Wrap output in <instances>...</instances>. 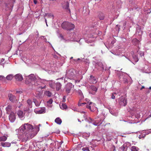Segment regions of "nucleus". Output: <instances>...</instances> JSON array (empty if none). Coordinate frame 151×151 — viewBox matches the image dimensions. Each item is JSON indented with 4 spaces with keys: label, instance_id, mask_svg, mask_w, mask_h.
<instances>
[{
    "label": "nucleus",
    "instance_id": "44",
    "mask_svg": "<svg viewBox=\"0 0 151 151\" xmlns=\"http://www.w3.org/2000/svg\"><path fill=\"white\" fill-rule=\"evenodd\" d=\"M111 98L113 99H114L115 98V96L113 94L111 96Z\"/></svg>",
    "mask_w": 151,
    "mask_h": 151
},
{
    "label": "nucleus",
    "instance_id": "52",
    "mask_svg": "<svg viewBox=\"0 0 151 151\" xmlns=\"http://www.w3.org/2000/svg\"><path fill=\"white\" fill-rule=\"evenodd\" d=\"M45 22L46 23V24H47V20L46 19L45 17Z\"/></svg>",
    "mask_w": 151,
    "mask_h": 151
},
{
    "label": "nucleus",
    "instance_id": "4",
    "mask_svg": "<svg viewBox=\"0 0 151 151\" xmlns=\"http://www.w3.org/2000/svg\"><path fill=\"white\" fill-rule=\"evenodd\" d=\"M62 28L67 30H70L73 29L75 27L74 24L68 22H64L61 24Z\"/></svg>",
    "mask_w": 151,
    "mask_h": 151
},
{
    "label": "nucleus",
    "instance_id": "24",
    "mask_svg": "<svg viewBox=\"0 0 151 151\" xmlns=\"http://www.w3.org/2000/svg\"><path fill=\"white\" fill-rule=\"evenodd\" d=\"M99 17L100 20H103L104 18V16L103 14L100 13L99 15Z\"/></svg>",
    "mask_w": 151,
    "mask_h": 151
},
{
    "label": "nucleus",
    "instance_id": "2",
    "mask_svg": "<svg viewBox=\"0 0 151 151\" xmlns=\"http://www.w3.org/2000/svg\"><path fill=\"white\" fill-rule=\"evenodd\" d=\"M36 78L33 74H31L28 76V78H27L25 81L26 84L28 85L32 86H37L38 84L37 83L35 82Z\"/></svg>",
    "mask_w": 151,
    "mask_h": 151
},
{
    "label": "nucleus",
    "instance_id": "54",
    "mask_svg": "<svg viewBox=\"0 0 151 151\" xmlns=\"http://www.w3.org/2000/svg\"><path fill=\"white\" fill-rule=\"evenodd\" d=\"M91 46H94V44H91L90 45Z\"/></svg>",
    "mask_w": 151,
    "mask_h": 151
},
{
    "label": "nucleus",
    "instance_id": "46",
    "mask_svg": "<svg viewBox=\"0 0 151 151\" xmlns=\"http://www.w3.org/2000/svg\"><path fill=\"white\" fill-rule=\"evenodd\" d=\"M65 96H64L63 98V101L65 102Z\"/></svg>",
    "mask_w": 151,
    "mask_h": 151
},
{
    "label": "nucleus",
    "instance_id": "39",
    "mask_svg": "<svg viewBox=\"0 0 151 151\" xmlns=\"http://www.w3.org/2000/svg\"><path fill=\"white\" fill-rule=\"evenodd\" d=\"M49 104H51L52 102V99H50L49 101H48L47 102Z\"/></svg>",
    "mask_w": 151,
    "mask_h": 151
},
{
    "label": "nucleus",
    "instance_id": "7",
    "mask_svg": "<svg viewBox=\"0 0 151 151\" xmlns=\"http://www.w3.org/2000/svg\"><path fill=\"white\" fill-rule=\"evenodd\" d=\"M9 99L10 101L13 102H17L18 100L16 99V97L11 93H9L8 95Z\"/></svg>",
    "mask_w": 151,
    "mask_h": 151
},
{
    "label": "nucleus",
    "instance_id": "30",
    "mask_svg": "<svg viewBox=\"0 0 151 151\" xmlns=\"http://www.w3.org/2000/svg\"><path fill=\"white\" fill-rule=\"evenodd\" d=\"M55 84L54 83H52L51 82L49 83V85L52 88L54 89L55 88Z\"/></svg>",
    "mask_w": 151,
    "mask_h": 151
},
{
    "label": "nucleus",
    "instance_id": "15",
    "mask_svg": "<svg viewBox=\"0 0 151 151\" xmlns=\"http://www.w3.org/2000/svg\"><path fill=\"white\" fill-rule=\"evenodd\" d=\"M17 114L18 116L20 118H23L24 115L23 112L21 110H19L17 111Z\"/></svg>",
    "mask_w": 151,
    "mask_h": 151
},
{
    "label": "nucleus",
    "instance_id": "28",
    "mask_svg": "<svg viewBox=\"0 0 151 151\" xmlns=\"http://www.w3.org/2000/svg\"><path fill=\"white\" fill-rule=\"evenodd\" d=\"M45 94L49 96L50 97L52 95V93L51 92H50L49 91H47L45 92Z\"/></svg>",
    "mask_w": 151,
    "mask_h": 151
},
{
    "label": "nucleus",
    "instance_id": "14",
    "mask_svg": "<svg viewBox=\"0 0 151 151\" xmlns=\"http://www.w3.org/2000/svg\"><path fill=\"white\" fill-rule=\"evenodd\" d=\"M1 145L3 147H9L11 146V144L8 142H2L1 143Z\"/></svg>",
    "mask_w": 151,
    "mask_h": 151
},
{
    "label": "nucleus",
    "instance_id": "21",
    "mask_svg": "<svg viewBox=\"0 0 151 151\" xmlns=\"http://www.w3.org/2000/svg\"><path fill=\"white\" fill-rule=\"evenodd\" d=\"M14 76L12 74H9L7 76L6 78L7 80L8 81L11 80L12 79Z\"/></svg>",
    "mask_w": 151,
    "mask_h": 151
},
{
    "label": "nucleus",
    "instance_id": "31",
    "mask_svg": "<svg viewBox=\"0 0 151 151\" xmlns=\"http://www.w3.org/2000/svg\"><path fill=\"white\" fill-rule=\"evenodd\" d=\"M27 103L28 104V105H29V106L30 107H31L32 106V101L30 99H28L27 101Z\"/></svg>",
    "mask_w": 151,
    "mask_h": 151
},
{
    "label": "nucleus",
    "instance_id": "13",
    "mask_svg": "<svg viewBox=\"0 0 151 151\" xmlns=\"http://www.w3.org/2000/svg\"><path fill=\"white\" fill-rule=\"evenodd\" d=\"M77 92L80 96V100L83 99H84V96L82 91L80 90H78L77 91Z\"/></svg>",
    "mask_w": 151,
    "mask_h": 151
},
{
    "label": "nucleus",
    "instance_id": "33",
    "mask_svg": "<svg viewBox=\"0 0 151 151\" xmlns=\"http://www.w3.org/2000/svg\"><path fill=\"white\" fill-rule=\"evenodd\" d=\"M46 16H47V18H50L53 17V16L50 14L47 13L45 14V15H44V17H45Z\"/></svg>",
    "mask_w": 151,
    "mask_h": 151
},
{
    "label": "nucleus",
    "instance_id": "42",
    "mask_svg": "<svg viewBox=\"0 0 151 151\" xmlns=\"http://www.w3.org/2000/svg\"><path fill=\"white\" fill-rule=\"evenodd\" d=\"M128 1L130 2L131 4H133L134 1V0H128Z\"/></svg>",
    "mask_w": 151,
    "mask_h": 151
},
{
    "label": "nucleus",
    "instance_id": "17",
    "mask_svg": "<svg viewBox=\"0 0 151 151\" xmlns=\"http://www.w3.org/2000/svg\"><path fill=\"white\" fill-rule=\"evenodd\" d=\"M55 122L57 124H60L61 123L62 121L60 118L58 117L55 119Z\"/></svg>",
    "mask_w": 151,
    "mask_h": 151
},
{
    "label": "nucleus",
    "instance_id": "26",
    "mask_svg": "<svg viewBox=\"0 0 151 151\" xmlns=\"http://www.w3.org/2000/svg\"><path fill=\"white\" fill-rule=\"evenodd\" d=\"M11 106L10 105H9L7 107H6V109L7 111V113L8 114H9L8 112H9L11 110Z\"/></svg>",
    "mask_w": 151,
    "mask_h": 151
},
{
    "label": "nucleus",
    "instance_id": "16",
    "mask_svg": "<svg viewBox=\"0 0 151 151\" xmlns=\"http://www.w3.org/2000/svg\"><path fill=\"white\" fill-rule=\"evenodd\" d=\"M62 85L60 83H57L55 84L56 88L57 91L59 90L61 88Z\"/></svg>",
    "mask_w": 151,
    "mask_h": 151
},
{
    "label": "nucleus",
    "instance_id": "25",
    "mask_svg": "<svg viewBox=\"0 0 151 151\" xmlns=\"http://www.w3.org/2000/svg\"><path fill=\"white\" fill-rule=\"evenodd\" d=\"M7 139V137L5 136H3L0 137V141H5Z\"/></svg>",
    "mask_w": 151,
    "mask_h": 151
},
{
    "label": "nucleus",
    "instance_id": "55",
    "mask_svg": "<svg viewBox=\"0 0 151 151\" xmlns=\"http://www.w3.org/2000/svg\"><path fill=\"white\" fill-rule=\"evenodd\" d=\"M142 34V32H141V31H140V34H139V35H141V34Z\"/></svg>",
    "mask_w": 151,
    "mask_h": 151
},
{
    "label": "nucleus",
    "instance_id": "37",
    "mask_svg": "<svg viewBox=\"0 0 151 151\" xmlns=\"http://www.w3.org/2000/svg\"><path fill=\"white\" fill-rule=\"evenodd\" d=\"M109 112L111 114H112L113 115H114L115 116H116L117 115V113L114 112L112 110H109Z\"/></svg>",
    "mask_w": 151,
    "mask_h": 151
},
{
    "label": "nucleus",
    "instance_id": "20",
    "mask_svg": "<svg viewBox=\"0 0 151 151\" xmlns=\"http://www.w3.org/2000/svg\"><path fill=\"white\" fill-rule=\"evenodd\" d=\"M60 107L62 109H65L67 108V106L65 104H60Z\"/></svg>",
    "mask_w": 151,
    "mask_h": 151
},
{
    "label": "nucleus",
    "instance_id": "64",
    "mask_svg": "<svg viewBox=\"0 0 151 151\" xmlns=\"http://www.w3.org/2000/svg\"><path fill=\"white\" fill-rule=\"evenodd\" d=\"M80 60V58H78V59H77L78 60Z\"/></svg>",
    "mask_w": 151,
    "mask_h": 151
},
{
    "label": "nucleus",
    "instance_id": "6",
    "mask_svg": "<svg viewBox=\"0 0 151 151\" xmlns=\"http://www.w3.org/2000/svg\"><path fill=\"white\" fill-rule=\"evenodd\" d=\"M73 85L70 83H68L65 86V92L67 93L70 92L71 89L73 87Z\"/></svg>",
    "mask_w": 151,
    "mask_h": 151
},
{
    "label": "nucleus",
    "instance_id": "32",
    "mask_svg": "<svg viewBox=\"0 0 151 151\" xmlns=\"http://www.w3.org/2000/svg\"><path fill=\"white\" fill-rule=\"evenodd\" d=\"M133 59L134 60L135 62H137L138 61V59L137 56L136 55H133Z\"/></svg>",
    "mask_w": 151,
    "mask_h": 151
},
{
    "label": "nucleus",
    "instance_id": "9",
    "mask_svg": "<svg viewBox=\"0 0 151 151\" xmlns=\"http://www.w3.org/2000/svg\"><path fill=\"white\" fill-rule=\"evenodd\" d=\"M15 0H10L9 3L6 4V7L9 8V9H11L13 6V4L15 2Z\"/></svg>",
    "mask_w": 151,
    "mask_h": 151
},
{
    "label": "nucleus",
    "instance_id": "3",
    "mask_svg": "<svg viewBox=\"0 0 151 151\" xmlns=\"http://www.w3.org/2000/svg\"><path fill=\"white\" fill-rule=\"evenodd\" d=\"M75 70L73 69H71L69 70H67L65 74V77L64 81H66V79H73L74 78L75 75Z\"/></svg>",
    "mask_w": 151,
    "mask_h": 151
},
{
    "label": "nucleus",
    "instance_id": "60",
    "mask_svg": "<svg viewBox=\"0 0 151 151\" xmlns=\"http://www.w3.org/2000/svg\"><path fill=\"white\" fill-rule=\"evenodd\" d=\"M87 151H90L89 150V149H88V150H87Z\"/></svg>",
    "mask_w": 151,
    "mask_h": 151
},
{
    "label": "nucleus",
    "instance_id": "48",
    "mask_svg": "<svg viewBox=\"0 0 151 151\" xmlns=\"http://www.w3.org/2000/svg\"><path fill=\"white\" fill-rule=\"evenodd\" d=\"M60 37H61L62 39H64L63 36L62 35H60Z\"/></svg>",
    "mask_w": 151,
    "mask_h": 151
},
{
    "label": "nucleus",
    "instance_id": "5",
    "mask_svg": "<svg viewBox=\"0 0 151 151\" xmlns=\"http://www.w3.org/2000/svg\"><path fill=\"white\" fill-rule=\"evenodd\" d=\"M119 103L121 106H125L127 103L126 98L125 97L122 96L119 99Z\"/></svg>",
    "mask_w": 151,
    "mask_h": 151
},
{
    "label": "nucleus",
    "instance_id": "58",
    "mask_svg": "<svg viewBox=\"0 0 151 151\" xmlns=\"http://www.w3.org/2000/svg\"><path fill=\"white\" fill-rule=\"evenodd\" d=\"M74 111H77V110H76V109H74Z\"/></svg>",
    "mask_w": 151,
    "mask_h": 151
},
{
    "label": "nucleus",
    "instance_id": "8",
    "mask_svg": "<svg viewBox=\"0 0 151 151\" xmlns=\"http://www.w3.org/2000/svg\"><path fill=\"white\" fill-rule=\"evenodd\" d=\"M9 119L12 122H13L15 121L16 119V117L15 114L13 112H11L9 116Z\"/></svg>",
    "mask_w": 151,
    "mask_h": 151
},
{
    "label": "nucleus",
    "instance_id": "35",
    "mask_svg": "<svg viewBox=\"0 0 151 151\" xmlns=\"http://www.w3.org/2000/svg\"><path fill=\"white\" fill-rule=\"evenodd\" d=\"M81 100H80V99L79 102L78 103V105L79 106H83L84 104H86V103H81Z\"/></svg>",
    "mask_w": 151,
    "mask_h": 151
},
{
    "label": "nucleus",
    "instance_id": "10",
    "mask_svg": "<svg viewBox=\"0 0 151 151\" xmlns=\"http://www.w3.org/2000/svg\"><path fill=\"white\" fill-rule=\"evenodd\" d=\"M62 6L63 8L66 9H69H69V3L68 1H64L62 3Z\"/></svg>",
    "mask_w": 151,
    "mask_h": 151
},
{
    "label": "nucleus",
    "instance_id": "47",
    "mask_svg": "<svg viewBox=\"0 0 151 151\" xmlns=\"http://www.w3.org/2000/svg\"><path fill=\"white\" fill-rule=\"evenodd\" d=\"M60 131L59 130H58L57 131L55 132L57 134H59L60 133Z\"/></svg>",
    "mask_w": 151,
    "mask_h": 151
},
{
    "label": "nucleus",
    "instance_id": "61",
    "mask_svg": "<svg viewBox=\"0 0 151 151\" xmlns=\"http://www.w3.org/2000/svg\"><path fill=\"white\" fill-rule=\"evenodd\" d=\"M46 25L48 27V25L47 24H47H46Z\"/></svg>",
    "mask_w": 151,
    "mask_h": 151
},
{
    "label": "nucleus",
    "instance_id": "41",
    "mask_svg": "<svg viewBox=\"0 0 151 151\" xmlns=\"http://www.w3.org/2000/svg\"><path fill=\"white\" fill-rule=\"evenodd\" d=\"M93 124L95 125V126H99L100 125V124H97V123H96L95 122H95H94L93 123Z\"/></svg>",
    "mask_w": 151,
    "mask_h": 151
},
{
    "label": "nucleus",
    "instance_id": "23",
    "mask_svg": "<svg viewBox=\"0 0 151 151\" xmlns=\"http://www.w3.org/2000/svg\"><path fill=\"white\" fill-rule=\"evenodd\" d=\"M139 149L135 146H133L131 148V151H138Z\"/></svg>",
    "mask_w": 151,
    "mask_h": 151
},
{
    "label": "nucleus",
    "instance_id": "34",
    "mask_svg": "<svg viewBox=\"0 0 151 151\" xmlns=\"http://www.w3.org/2000/svg\"><path fill=\"white\" fill-rule=\"evenodd\" d=\"M91 88L92 90L94 91H96L97 90L96 87L93 86H91Z\"/></svg>",
    "mask_w": 151,
    "mask_h": 151
},
{
    "label": "nucleus",
    "instance_id": "11",
    "mask_svg": "<svg viewBox=\"0 0 151 151\" xmlns=\"http://www.w3.org/2000/svg\"><path fill=\"white\" fill-rule=\"evenodd\" d=\"M35 112L37 114H43L45 113V108H41L37 110L35 109Z\"/></svg>",
    "mask_w": 151,
    "mask_h": 151
},
{
    "label": "nucleus",
    "instance_id": "51",
    "mask_svg": "<svg viewBox=\"0 0 151 151\" xmlns=\"http://www.w3.org/2000/svg\"><path fill=\"white\" fill-rule=\"evenodd\" d=\"M34 2L35 4H36L37 3V1L36 0H34Z\"/></svg>",
    "mask_w": 151,
    "mask_h": 151
},
{
    "label": "nucleus",
    "instance_id": "49",
    "mask_svg": "<svg viewBox=\"0 0 151 151\" xmlns=\"http://www.w3.org/2000/svg\"><path fill=\"white\" fill-rule=\"evenodd\" d=\"M90 40H86V41L88 43H90V42H91L90 41Z\"/></svg>",
    "mask_w": 151,
    "mask_h": 151
},
{
    "label": "nucleus",
    "instance_id": "50",
    "mask_svg": "<svg viewBox=\"0 0 151 151\" xmlns=\"http://www.w3.org/2000/svg\"><path fill=\"white\" fill-rule=\"evenodd\" d=\"M148 132H147V133H146V134H148L151 132V129H149V131H148Z\"/></svg>",
    "mask_w": 151,
    "mask_h": 151
},
{
    "label": "nucleus",
    "instance_id": "18",
    "mask_svg": "<svg viewBox=\"0 0 151 151\" xmlns=\"http://www.w3.org/2000/svg\"><path fill=\"white\" fill-rule=\"evenodd\" d=\"M95 122L97 123L98 124H102V122H101L100 124L99 123L101 122V119L99 117L96 118H95Z\"/></svg>",
    "mask_w": 151,
    "mask_h": 151
},
{
    "label": "nucleus",
    "instance_id": "19",
    "mask_svg": "<svg viewBox=\"0 0 151 151\" xmlns=\"http://www.w3.org/2000/svg\"><path fill=\"white\" fill-rule=\"evenodd\" d=\"M89 80H90L91 82H92L93 83L96 82L95 78L93 76L91 75L90 76V78Z\"/></svg>",
    "mask_w": 151,
    "mask_h": 151
},
{
    "label": "nucleus",
    "instance_id": "29",
    "mask_svg": "<svg viewBox=\"0 0 151 151\" xmlns=\"http://www.w3.org/2000/svg\"><path fill=\"white\" fill-rule=\"evenodd\" d=\"M127 147L126 146H125L124 145H123L120 147V149L121 151H125V148Z\"/></svg>",
    "mask_w": 151,
    "mask_h": 151
},
{
    "label": "nucleus",
    "instance_id": "22",
    "mask_svg": "<svg viewBox=\"0 0 151 151\" xmlns=\"http://www.w3.org/2000/svg\"><path fill=\"white\" fill-rule=\"evenodd\" d=\"M33 102L35 103L36 106H39L40 103V102H39L36 99H33Z\"/></svg>",
    "mask_w": 151,
    "mask_h": 151
},
{
    "label": "nucleus",
    "instance_id": "27",
    "mask_svg": "<svg viewBox=\"0 0 151 151\" xmlns=\"http://www.w3.org/2000/svg\"><path fill=\"white\" fill-rule=\"evenodd\" d=\"M98 65L100 67L102 68V69L103 70H104V66L102 63L99 62L98 63Z\"/></svg>",
    "mask_w": 151,
    "mask_h": 151
},
{
    "label": "nucleus",
    "instance_id": "57",
    "mask_svg": "<svg viewBox=\"0 0 151 151\" xmlns=\"http://www.w3.org/2000/svg\"><path fill=\"white\" fill-rule=\"evenodd\" d=\"M83 117H84V118H86V115H83Z\"/></svg>",
    "mask_w": 151,
    "mask_h": 151
},
{
    "label": "nucleus",
    "instance_id": "62",
    "mask_svg": "<svg viewBox=\"0 0 151 151\" xmlns=\"http://www.w3.org/2000/svg\"><path fill=\"white\" fill-rule=\"evenodd\" d=\"M149 89H151V87H150L149 88Z\"/></svg>",
    "mask_w": 151,
    "mask_h": 151
},
{
    "label": "nucleus",
    "instance_id": "1",
    "mask_svg": "<svg viewBox=\"0 0 151 151\" xmlns=\"http://www.w3.org/2000/svg\"><path fill=\"white\" fill-rule=\"evenodd\" d=\"M32 126L28 123L22 125L19 128V130L21 133L24 134L26 138L23 139V141H26L28 139H31L36 134L33 130Z\"/></svg>",
    "mask_w": 151,
    "mask_h": 151
},
{
    "label": "nucleus",
    "instance_id": "12",
    "mask_svg": "<svg viewBox=\"0 0 151 151\" xmlns=\"http://www.w3.org/2000/svg\"><path fill=\"white\" fill-rule=\"evenodd\" d=\"M16 79L18 81H21L23 80L22 76L20 74H17L15 76Z\"/></svg>",
    "mask_w": 151,
    "mask_h": 151
},
{
    "label": "nucleus",
    "instance_id": "36",
    "mask_svg": "<svg viewBox=\"0 0 151 151\" xmlns=\"http://www.w3.org/2000/svg\"><path fill=\"white\" fill-rule=\"evenodd\" d=\"M92 103L91 102H88V105H87L86 106L87 108L89 109L90 110H91V106H90V105Z\"/></svg>",
    "mask_w": 151,
    "mask_h": 151
},
{
    "label": "nucleus",
    "instance_id": "63",
    "mask_svg": "<svg viewBox=\"0 0 151 151\" xmlns=\"http://www.w3.org/2000/svg\"><path fill=\"white\" fill-rule=\"evenodd\" d=\"M45 41L46 42H47V39H45Z\"/></svg>",
    "mask_w": 151,
    "mask_h": 151
},
{
    "label": "nucleus",
    "instance_id": "40",
    "mask_svg": "<svg viewBox=\"0 0 151 151\" xmlns=\"http://www.w3.org/2000/svg\"><path fill=\"white\" fill-rule=\"evenodd\" d=\"M88 147H83L82 149V150L83 151H87V150H88Z\"/></svg>",
    "mask_w": 151,
    "mask_h": 151
},
{
    "label": "nucleus",
    "instance_id": "56",
    "mask_svg": "<svg viewBox=\"0 0 151 151\" xmlns=\"http://www.w3.org/2000/svg\"><path fill=\"white\" fill-rule=\"evenodd\" d=\"M81 113H85V112H84V111H82V112H81Z\"/></svg>",
    "mask_w": 151,
    "mask_h": 151
},
{
    "label": "nucleus",
    "instance_id": "43",
    "mask_svg": "<svg viewBox=\"0 0 151 151\" xmlns=\"http://www.w3.org/2000/svg\"><path fill=\"white\" fill-rule=\"evenodd\" d=\"M147 11V14L150 13L151 12V11L150 10V9L149 8H148Z\"/></svg>",
    "mask_w": 151,
    "mask_h": 151
},
{
    "label": "nucleus",
    "instance_id": "38",
    "mask_svg": "<svg viewBox=\"0 0 151 151\" xmlns=\"http://www.w3.org/2000/svg\"><path fill=\"white\" fill-rule=\"evenodd\" d=\"M5 79V77L3 76H0V80L3 81Z\"/></svg>",
    "mask_w": 151,
    "mask_h": 151
},
{
    "label": "nucleus",
    "instance_id": "45",
    "mask_svg": "<svg viewBox=\"0 0 151 151\" xmlns=\"http://www.w3.org/2000/svg\"><path fill=\"white\" fill-rule=\"evenodd\" d=\"M118 27V29L119 30H119L120 29V26L119 25H116V27Z\"/></svg>",
    "mask_w": 151,
    "mask_h": 151
},
{
    "label": "nucleus",
    "instance_id": "59",
    "mask_svg": "<svg viewBox=\"0 0 151 151\" xmlns=\"http://www.w3.org/2000/svg\"><path fill=\"white\" fill-rule=\"evenodd\" d=\"M121 136H122V137H126V136H124V135H122Z\"/></svg>",
    "mask_w": 151,
    "mask_h": 151
},
{
    "label": "nucleus",
    "instance_id": "53",
    "mask_svg": "<svg viewBox=\"0 0 151 151\" xmlns=\"http://www.w3.org/2000/svg\"><path fill=\"white\" fill-rule=\"evenodd\" d=\"M145 88V87L144 86H142L141 88L140 89V90L142 89L143 88Z\"/></svg>",
    "mask_w": 151,
    "mask_h": 151
}]
</instances>
